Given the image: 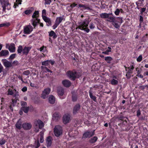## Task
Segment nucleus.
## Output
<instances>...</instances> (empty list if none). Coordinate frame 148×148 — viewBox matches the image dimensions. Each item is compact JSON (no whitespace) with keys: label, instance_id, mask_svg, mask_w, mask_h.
I'll use <instances>...</instances> for the list:
<instances>
[{"label":"nucleus","instance_id":"f257e3e1","mask_svg":"<svg viewBox=\"0 0 148 148\" xmlns=\"http://www.w3.org/2000/svg\"><path fill=\"white\" fill-rule=\"evenodd\" d=\"M66 74L69 78L73 81L75 80L77 78H79L81 76L80 73L75 70L68 71Z\"/></svg>","mask_w":148,"mask_h":148},{"label":"nucleus","instance_id":"f03ea898","mask_svg":"<svg viewBox=\"0 0 148 148\" xmlns=\"http://www.w3.org/2000/svg\"><path fill=\"white\" fill-rule=\"evenodd\" d=\"M31 49V47L29 46H25L23 48L22 45H19L18 48L17 53L18 54L20 55L21 53L22 52L23 55L27 56L28 54Z\"/></svg>","mask_w":148,"mask_h":148},{"label":"nucleus","instance_id":"7ed1b4c3","mask_svg":"<svg viewBox=\"0 0 148 148\" xmlns=\"http://www.w3.org/2000/svg\"><path fill=\"white\" fill-rule=\"evenodd\" d=\"M89 23L90 21L87 18L85 19L84 21H81V22H79V25L78 27L76 28V29L78 28L80 29H84V28L88 27Z\"/></svg>","mask_w":148,"mask_h":148},{"label":"nucleus","instance_id":"20e7f679","mask_svg":"<svg viewBox=\"0 0 148 148\" xmlns=\"http://www.w3.org/2000/svg\"><path fill=\"white\" fill-rule=\"evenodd\" d=\"M34 125L35 127L37 128V129L35 130L36 132H38L39 131V129H42L44 126L43 123L39 119L35 121Z\"/></svg>","mask_w":148,"mask_h":148},{"label":"nucleus","instance_id":"39448f33","mask_svg":"<svg viewBox=\"0 0 148 148\" xmlns=\"http://www.w3.org/2000/svg\"><path fill=\"white\" fill-rule=\"evenodd\" d=\"M62 127L59 125L56 126L54 129V133L55 135L57 137H59L62 134Z\"/></svg>","mask_w":148,"mask_h":148},{"label":"nucleus","instance_id":"423d86ee","mask_svg":"<svg viewBox=\"0 0 148 148\" xmlns=\"http://www.w3.org/2000/svg\"><path fill=\"white\" fill-rule=\"evenodd\" d=\"M95 132V130H93L91 132L88 131L85 132L83 134L82 138H90L94 135Z\"/></svg>","mask_w":148,"mask_h":148},{"label":"nucleus","instance_id":"0eeeda50","mask_svg":"<svg viewBox=\"0 0 148 148\" xmlns=\"http://www.w3.org/2000/svg\"><path fill=\"white\" fill-rule=\"evenodd\" d=\"M51 91V89L49 88L45 89L43 91L41 95V97L44 99H46Z\"/></svg>","mask_w":148,"mask_h":148},{"label":"nucleus","instance_id":"6e6552de","mask_svg":"<svg viewBox=\"0 0 148 148\" xmlns=\"http://www.w3.org/2000/svg\"><path fill=\"white\" fill-rule=\"evenodd\" d=\"M1 62L3 65L6 68H9L12 67V62H10L6 59H3Z\"/></svg>","mask_w":148,"mask_h":148},{"label":"nucleus","instance_id":"1a4fd4ad","mask_svg":"<svg viewBox=\"0 0 148 148\" xmlns=\"http://www.w3.org/2000/svg\"><path fill=\"white\" fill-rule=\"evenodd\" d=\"M33 30V27L31 25L26 26L24 28V33L25 34H30Z\"/></svg>","mask_w":148,"mask_h":148},{"label":"nucleus","instance_id":"9d476101","mask_svg":"<svg viewBox=\"0 0 148 148\" xmlns=\"http://www.w3.org/2000/svg\"><path fill=\"white\" fill-rule=\"evenodd\" d=\"M81 107L79 103H77L74 106L73 111V113L74 115L76 114L78 112L80 109Z\"/></svg>","mask_w":148,"mask_h":148},{"label":"nucleus","instance_id":"9b49d317","mask_svg":"<svg viewBox=\"0 0 148 148\" xmlns=\"http://www.w3.org/2000/svg\"><path fill=\"white\" fill-rule=\"evenodd\" d=\"M6 48H8L9 51L11 52H14L15 51V45L14 43H11L10 45L7 44L6 45Z\"/></svg>","mask_w":148,"mask_h":148},{"label":"nucleus","instance_id":"f8f14e48","mask_svg":"<svg viewBox=\"0 0 148 148\" xmlns=\"http://www.w3.org/2000/svg\"><path fill=\"white\" fill-rule=\"evenodd\" d=\"M32 127V125L30 123H23L22 128L24 130H30Z\"/></svg>","mask_w":148,"mask_h":148},{"label":"nucleus","instance_id":"ddd939ff","mask_svg":"<svg viewBox=\"0 0 148 148\" xmlns=\"http://www.w3.org/2000/svg\"><path fill=\"white\" fill-rule=\"evenodd\" d=\"M70 120V116L68 114H65L64 115L63 118V123L66 124L68 123Z\"/></svg>","mask_w":148,"mask_h":148},{"label":"nucleus","instance_id":"4468645a","mask_svg":"<svg viewBox=\"0 0 148 148\" xmlns=\"http://www.w3.org/2000/svg\"><path fill=\"white\" fill-rule=\"evenodd\" d=\"M23 122L20 119L16 122L15 124V129L20 130L22 128Z\"/></svg>","mask_w":148,"mask_h":148},{"label":"nucleus","instance_id":"2eb2a0df","mask_svg":"<svg viewBox=\"0 0 148 148\" xmlns=\"http://www.w3.org/2000/svg\"><path fill=\"white\" fill-rule=\"evenodd\" d=\"M0 2L1 4H4L6 6L7 10H9L10 9V4L8 0H0Z\"/></svg>","mask_w":148,"mask_h":148},{"label":"nucleus","instance_id":"dca6fc26","mask_svg":"<svg viewBox=\"0 0 148 148\" xmlns=\"http://www.w3.org/2000/svg\"><path fill=\"white\" fill-rule=\"evenodd\" d=\"M62 84L63 86L66 87L68 88L71 86V83L69 80L65 79L62 82Z\"/></svg>","mask_w":148,"mask_h":148},{"label":"nucleus","instance_id":"f3484780","mask_svg":"<svg viewBox=\"0 0 148 148\" xmlns=\"http://www.w3.org/2000/svg\"><path fill=\"white\" fill-rule=\"evenodd\" d=\"M42 19L47 23V25L48 26L51 25V21L50 19L46 16H42Z\"/></svg>","mask_w":148,"mask_h":148},{"label":"nucleus","instance_id":"a211bd4d","mask_svg":"<svg viewBox=\"0 0 148 148\" xmlns=\"http://www.w3.org/2000/svg\"><path fill=\"white\" fill-rule=\"evenodd\" d=\"M145 0H138V1L136 2V8L138 10H139L140 8V6H143Z\"/></svg>","mask_w":148,"mask_h":148},{"label":"nucleus","instance_id":"6ab92c4d","mask_svg":"<svg viewBox=\"0 0 148 148\" xmlns=\"http://www.w3.org/2000/svg\"><path fill=\"white\" fill-rule=\"evenodd\" d=\"M64 92V89L62 88H60L58 89L57 93L58 95L61 99H63L64 97H62L63 96Z\"/></svg>","mask_w":148,"mask_h":148},{"label":"nucleus","instance_id":"aec40b11","mask_svg":"<svg viewBox=\"0 0 148 148\" xmlns=\"http://www.w3.org/2000/svg\"><path fill=\"white\" fill-rule=\"evenodd\" d=\"M40 22V20L38 18H36V19L32 18V24L34 27V28L36 26L38 23H39Z\"/></svg>","mask_w":148,"mask_h":148},{"label":"nucleus","instance_id":"412c9836","mask_svg":"<svg viewBox=\"0 0 148 148\" xmlns=\"http://www.w3.org/2000/svg\"><path fill=\"white\" fill-rule=\"evenodd\" d=\"M41 68L43 73L49 72L50 73H51L52 72L51 70H49L45 66H41ZM51 74H50V75Z\"/></svg>","mask_w":148,"mask_h":148},{"label":"nucleus","instance_id":"4be33fe9","mask_svg":"<svg viewBox=\"0 0 148 148\" xmlns=\"http://www.w3.org/2000/svg\"><path fill=\"white\" fill-rule=\"evenodd\" d=\"M52 138L51 136H49L47 138L46 142L47 144V147H50L51 146L52 143Z\"/></svg>","mask_w":148,"mask_h":148},{"label":"nucleus","instance_id":"5701e85b","mask_svg":"<svg viewBox=\"0 0 148 148\" xmlns=\"http://www.w3.org/2000/svg\"><path fill=\"white\" fill-rule=\"evenodd\" d=\"M65 20V18H64V16H62L57 17L55 21L59 25L63 20L64 21Z\"/></svg>","mask_w":148,"mask_h":148},{"label":"nucleus","instance_id":"b1692460","mask_svg":"<svg viewBox=\"0 0 148 148\" xmlns=\"http://www.w3.org/2000/svg\"><path fill=\"white\" fill-rule=\"evenodd\" d=\"M9 54V52L7 50H2L0 52V57L6 56Z\"/></svg>","mask_w":148,"mask_h":148},{"label":"nucleus","instance_id":"393cba45","mask_svg":"<svg viewBox=\"0 0 148 148\" xmlns=\"http://www.w3.org/2000/svg\"><path fill=\"white\" fill-rule=\"evenodd\" d=\"M109 14L108 15V18H107L108 19V21L112 23L115 20V17L113 16L112 13H109Z\"/></svg>","mask_w":148,"mask_h":148},{"label":"nucleus","instance_id":"a878e982","mask_svg":"<svg viewBox=\"0 0 148 148\" xmlns=\"http://www.w3.org/2000/svg\"><path fill=\"white\" fill-rule=\"evenodd\" d=\"M49 37H53L54 39H55L57 37V36L54 32L53 30L49 32Z\"/></svg>","mask_w":148,"mask_h":148},{"label":"nucleus","instance_id":"bb28decb","mask_svg":"<svg viewBox=\"0 0 148 148\" xmlns=\"http://www.w3.org/2000/svg\"><path fill=\"white\" fill-rule=\"evenodd\" d=\"M32 108V106H31L30 107L29 106H23V107H22L21 108V110H22V111H23L25 113H27L28 112L30 108Z\"/></svg>","mask_w":148,"mask_h":148},{"label":"nucleus","instance_id":"cd10ccee","mask_svg":"<svg viewBox=\"0 0 148 148\" xmlns=\"http://www.w3.org/2000/svg\"><path fill=\"white\" fill-rule=\"evenodd\" d=\"M49 102L52 104L54 103L55 101V97L52 95H51L49 97Z\"/></svg>","mask_w":148,"mask_h":148},{"label":"nucleus","instance_id":"c85d7f7f","mask_svg":"<svg viewBox=\"0 0 148 148\" xmlns=\"http://www.w3.org/2000/svg\"><path fill=\"white\" fill-rule=\"evenodd\" d=\"M113 60V58L110 56H107L105 58V60L108 63L111 64V61Z\"/></svg>","mask_w":148,"mask_h":148},{"label":"nucleus","instance_id":"c756f323","mask_svg":"<svg viewBox=\"0 0 148 148\" xmlns=\"http://www.w3.org/2000/svg\"><path fill=\"white\" fill-rule=\"evenodd\" d=\"M89 95L90 98L95 102L97 101L96 97L93 95V94L91 91H89Z\"/></svg>","mask_w":148,"mask_h":148},{"label":"nucleus","instance_id":"7c9ffc66","mask_svg":"<svg viewBox=\"0 0 148 148\" xmlns=\"http://www.w3.org/2000/svg\"><path fill=\"white\" fill-rule=\"evenodd\" d=\"M97 136H95L90 138L89 141L90 143H93L97 141Z\"/></svg>","mask_w":148,"mask_h":148},{"label":"nucleus","instance_id":"2f4dec72","mask_svg":"<svg viewBox=\"0 0 148 148\" xmlns=\"http://www.w3.org/2000/svg\"><path fill=\"white\" fill-rule=\"evenodd\" d=\"M39 16V12L38 11H35L32 16V18L36 19Z\"/></svg>","mask_w":148,"mask_h":148},{"label":"nucleus","instance_id":"473e14b6","mask_svg":"<svg viewBox=\"0 0 148 148\" xmlns=\"http://www.w3.org/2000/svg\"><path fill=\"white\" fill-rule=\"evenodd\" d=\"M109 14V13H102L100 14V17L102 18L106 19L108 18V15Z\"/></svg>","mask_w":148,"mask_h":148},{"label":"nucleus","instance_id":"72a5a7b5","mask_svg":"<svg viewBox=\"0 0 148 148\" xmlns=\"http://www.w3.org/2000/svg\"><path fill=\"white\" fill-rule=\"evenodd\" d=\"M112 24L115 27V28L117 29H119L120 27V24L114 20L112 23Z\"/></svg>","mask_w":148,"mask_h":148},{"label":"nucleus","instance_id":"f704fd0d","mask_svg":"<svg viewBox=\"0 0 148 148\" xmlns=\"http://www.w3.org/2000/svg\"><path fill=\"white\" fill-rule=\"evenodd\" d=\"M134 66L133 65H131L130 67H128L127 69H129L128 72V73L132 74L133 72V70L134 69Z\"/></svg>","mask_w":148,"mask_h":148},{"label":"nucleus","instance_id":"c9c22d12","mask_svg":"<svg viewBox=\"0 0 148 148\" xmlns=\"http://www.w3.org/2000/svg\"><path fill=\"white\" fill-rule=\"evenodd\" d=\"M34 10L33 7H31L30 9L27 10L25 11V13L26 15H29Z\"/></svg>","mask_w":148,"mask_h":148},{"label":"nucleus","instance_id":"e433bc0d","mask_svg":"<svg viewBox=\"0 0 148 148\" xmlns=\"http://www.w3.org/2000/svg\"><path fill=\"white\" fill-rule=\"evenodd\" d=\"M110 83L113 85H117L118 83V82L114 79H112L111 80Z\"/></svg>","mask_w":148,"mask_h":148},{"label":"nucleus","instance_id":"4c0bfd02","mask_svg":"<svg viewBox=\"0 0 148 148\" xmlns=\"http://www.w3.org/2000/svg\"><path fill=\"white\" fill-rule=\"evenodd\" d=\"M40 146V143L39 140L38 139L37 141H35L34 144L33 146L35 148H38Z\"/></svg>","mask_w":148,"mask_h":148},{"label":"nucleus","instance_id":"58836bf2","mask_svg":"<svg viewBox=\"0 0 148 148\" xmlns=\"http://www.w3.org/2000/svg\"><path fill=\"white\" fill-rule=\"evenodd\" d=\"M114 20L120 25L122 23L123 21L122 18L119 17L115 18Z\"/></svg>","mask_w":148,"mask_h":148},{"label":"nucleus","instance_id":"ea45409f","mask_svg":"<svg viewBox=\"0 0 148 148\" xmlns=\"http://www.w3.org/2000/svg\"><path fill=\"white\" fill-rule=\"evenodd\" d=\"M125 118H126L128 120L127 118L124 116H123L122 115H119L116 118V119H118L119 120H121L122 121H123Z\"/></svg>","mask_w":148,"mask_h":148},{"label":"nucleus","instance_id":"a19ab883","mask_svg":"<svg viewBox=\"0 0 148 148\" xmlns=\"http://www.w3.org/2000/svg\"><path fill=\"white\" fill-rule=\"evenodd\" d=\"M6 142V140L3 138H0V145H3L5 144Z\"/></svg>","mask_w":148,"mask_h":148},{"label":"nucleus","instance_id":"79ce46f5","mask_svg":"<svg viewBox=\"0 0 148 148\" xmlns=\"http://www.w3.org/2000/svg\"><path fill=\"white\" fill-rule=\"evenodd\" d=\"M72 101L73 102L76 101L77 100V95H76L73 94L72 97Z\"/></svg>","mask_w":148,"mask_h":148},{"label":"nucleus","instance_id":"37998d69","mask_svg":"<svg viewBox=\"0 0 148 148\" xmlns=\"http://www.w3.org/2000/svg\"><path fill=\"white\" fill-rule=\"evenodd\" d=\"M77 5V4L75 3H73L72 4H71V5H70V6H69L68 7L70 8V10L71 11V10H73V9L74 7H75Z\"/></svg>","mask_w":148,"mask_h":148},{"label":"nucleus","instance_id":"c03bdc74","mask_svg":"<svg viewBox=\"0 0 148 148\" xmlns=\"http://www.w3.org/2000/svg\"><path fill=\"white\" fill-rule=\"evenodd\" d=\"M43 135L44 134L43 133H42L41 132H40V141L41 143H42L44 141L43 139Z\"/></svg>","mask_w":148,"mask_h":148},{"label":"nucleus","instance_id":"a18cd8bd","mask_svg":"<svg viewBox=\"0 0 148 148\" xmlns=\"http://www.w3.org/2000/svg\"><path fill=\"white\" fill-rule=\"evenodd\" d=\"M140 14L142 15L144 12L146 10V8H143L140 7Z\"/></svg>","mask_w":148,"mask_h":148},{"label":"nucleus","instance_id":"49530a36","mask_svg":"<svg viewBox=\"0 0 148 148\" xmlns=\"http://www.w3.org/2000/svg\"><path fill=\"white\" fill-rule=\"evenodd\" d=\"M49 61L48 60H47L44 61L42 62V66H48L49 65Z\"/></svg>","mask_w":148,"mask_h":148},{"label":"nucleus","instance_id":"de8ad7c7","mask_svg":"<svg viewBox=\"0 0 148 148\" xmlns=\"http://www.w3.org/2000/svg\"><path fill=\"white\" fill-rule=\"evenodd\" d=\"M83 8L84 9L88 10H92V9L89 7L87 5L84 4Z\"/></svg>","mask_w":148,"mask_h":148},{"label":"nucleus","instance_id":"09e8293b","mask_svg":"<svg viewBox=\"0 0 148 148\" xmlns=\"http://www.w3.org/2000/svg\"><path fill=\"white\" fill-rule=\"evenodd\" d=\"M40 49L41 52H45L46 50V47L44 46H43L40 48Z\"/></svg>","mask_w":148,"mask_h":148},{"label":"nucleus","instance_id":"8fccbe9b","mask_svg":"<svg viewBox=\"0 0 148 148\" xmlns=\"http://www.w3.org/2000/svg\"><path fill=\"white\" fill-rule=\"evenodd\" d=\"M16 54L14 53L11 54L9 58V60H12L15 57Z\"/></svg>","mask_w":148,"mask_h":148},{"label":"nucleus","instance_id":"3c124183","mask_svg":"<svg viewBox=\"0 0 148 148\" xmlns=\"http://www.w3.org/2000/svg\"><path fill=\"white\" fill-rule=\"evenodd\" d=\"M136 71H137V75H139V74L141 73V69H140L138 67H136L135 69Z\"/></svg>","mask_w":148,"mask_h":148},{"label":"nucleus","instance_id":"603ef678","mask_svg":"<svg viewBox=\"0 0 148 148\" xmlns=\"http://www.w3.org/2000/svg\"><path fill=\"white\" fill-rule=\"evenodd\" d=\"M143 57L141 55H140L137 58L136 60L138 62H140L142 60Z\"/></svg>","mask_w":148,"mask_h":148},{"label":"nucleus","instance_id":"864d4df0","mask_svg":"<svg viewBox=\"0 0 148 148\" xmlns=\"http://www.w3.org/2000/svg\"><path fill=\"white\" fill-rule=\"evenodd\" d=\"M89 27L91 29H93L95 27V26L93 23H90L89 24Z\"/></svg>","mask_w":148,"mask_h":148},{"label":"nucleus","instance_id":"5fc2aeb1","mask_svg":"<svg viewBox=\"0 0 148 148\" xmlns=\"http://www.w3.org/2000/svg\"><path fill=\"white\" fill-rule=\"evenodd\" d=\"M21 105L22 107H26L27 106V104L26 102L24 101H22L21 102Z\"/></svg>","mask_w":148,"mask_h":148},{"label":"nucleus","instance_id":"6e6d98bb","mask_svg":"<svg viewBox=\"0 0 148 148\" xmlns=\"http://www.w3.org/2000/svg\"><path fill=\"white\" fill-rule=\"evenodd\" d=\"M23 74L26 75H28L30 74V72L29 70L24 71L23 72Z\"/></svg>","mask_w":148,"mask_h":148},{"label":"nucleus","instance_id":"4d7b16f0","mask_svg":"<svg viewBox=\"0 0 148 148\" xmlns=\"http://www.w3.org/2000/svg\"><path fill=\"white\" fill-rule=\"evenodd\" d=\"M120 12V11L119 9L118 8H117L116 9V10L114 11V13L116 15L118 16L119 15V13Z\"/></svg>","mask_w":148,"mask_h":148},{"label":"nucleus","instance_id":"13d9d810","mask_svg":"<svg viewBox=\"0 0 148 148\" xmlns=\"http://www.w3.org/2000/svg\"><path fill=\"white\" fill-rule=\"evenodd\" d=\"M17 102V99L15 98L12 99V102H11V104L13 105V106H14Z\"/></svg>","mask_w":148,"mask_h":148},{"label":"nucleus","instance_id":"bf43d9fd","mask_svg":"<svg viewBox=\"0 0 148 148\" xmlns=\"http://www.w3.org/2000/svg\"><path fill=\"white\" fill-rule=\"evenodd\" d=\"M3 27H8L10 25V23L9 22H6L3 23Z\"/></svg>","mask_w":148,"mask_h":148},{"label":"nucleus","instance_id":"052dcab7","mask_svg":"<svg viewBox=\"0 0 148 148\" xmlns=\"http://www.w3.org/2000/svg\"><path fill=\"white\" fill-rule=\"evenodd\" d=\"M59 24L56 23L55 21L54 24L52 26V28L53 29H56L57 27L59 25Z\"/></svg>","mask_w":148,"mask_h":148},{"label":"nucleus","instance_id":"680f3d73","mask_svg":"<svg viewBox=\"0 0 148 148\" xmlns=\"http://www.w3.org/2000/svg\"><path fill=\"white\" fill-rule=\"evenodd\" d=\"M45 4L49 5L52 2V0H44Z\"/></svg>","mask_w":148,"mask_h":148},{"label":"nucleus","instance_id":"e2e57ef3","mask_svg":"<svg viewBox=\"0 0 148 148\" xmlns=\"http://www.w3.org/2000/svg\"><path fill=\"white\" fill-rule=\"evenodd\" d=\"M12 64V66L13 65L14 66L18 65V62L17 60L14 61Z\"/></svg>","mask_w":148,"mask_h":148},{"label":"nucleus","instance_id":"0e129e2a","mask_svg":"<svg viewBox=\"0 0 148 148\" xmlns=\"http://www.w3.org/2000/svg\"><path fill=\"white\" fill-rule=\"evenodd\" d=\"M84 29H81L82 30H84L86 32L88 33L90 31V29L88 28V27H85L84 28Z\"/></svg>","mask_w":148,"mask_h":148},{"label":"nucleus","instance_id":"69168bd1","mask_svg":"<svg viewBox=\"0 0 148 148\" xmlns=\"http://www.w3.org/2000/svg\"><path fill=\"white\" fill-rule=\"evenodd\" d=\"M46 10L45 9H43L42 11V16H45V15H46Z\"/></svg>","mask_w":148,"mask_h":148},{"label":"nucleus","instance_id":"338daca9","mask_svg":"<svg viewBox=\"0 0 148 148\" xmlns=\"http://www.w3.org/2000/svg\"><path fill=\"white\" fill-rule=\"evenodd\" d=\"M131 73H128V72H127L126 74V76L127 78L128 79H129L131 77Z\"/></svg>","mask_w":148,"mask_h":148},{"label":"nucleus","instance_id":"774afa93","mask_svg":"<svg viewBox=\"0 0 148 148\" xmlns=\"http://www.w3.org/2000/svg\"><path fill=\"white\" fill-rule=\"evenodd\" d=\"M49 63H50L52 65H53L55 63V61L54 60H48Z\"/></svg>","mask_w":148,"mask_h":148}]
</instances>
